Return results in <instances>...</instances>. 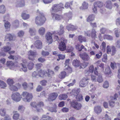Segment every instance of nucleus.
Returning <instances> with one entry per match:
<instances>
[{"label":"nucleus","mask_w":120,"mask_h":120,"mask_svg":"<svg viewBox=\"0 0 120 120\" xmlns=\"http://www.w3.org/2000/svg\"><path fill=\"white\" fill-rule=\"evenodd\" d=\"M33 98L32 93L23 92L21 95L18 92L13 94L11 96L12 99L15 101L18 102L21 100V98L22 100L25 102H30Z\"/></svg>","instance_id":"obj_1"},{"label":"nucleus","mask_w":120,"mask_h":120,"mask_svg":"<svg viewBox=\"0 0 120 120\" xmlns=\"http://www.w3.org/2000/svg\"><path fill=\"white\" fill-rule=\"evenodd\" d=\"M37 13L38 15L35 19V22L38 26L42 25L45 22L46 19L43 14L38 9L37 10Z\"/></svg>","instance_id":"obj_2"},{"label":"nucleus","mask_w":120,"mask_h":120,"mask_svg":"<svg viewBox=\"0 0 120 120\" xmlns=\"http://www.w3.org/2000/svg\"><path fill=\"white\" fill-rule=\"evenodd\" d=\"M64 5L61 3L58 4L54 5L52 7V10L51 12H58L61 10L62 9L64 8Z\"/></svg>","instance_id":"obj_3"},{"label":"nucleus","mask_w":120,"mask_h":120,"mask_svg":"<svg viewBox=\"0 0 120 120\" xmlns=\"http://www.w3.org/2000/svg\"><path fill=\"white\" fill-rule=\"evenodd\" d=\"M61 42L60 43L59 48L60 50L64 51L66 49L65 43L66 42L67 40L64 38H62L61 39Z\"/></svg>","instance_id":"obj_4"},{"label":"nucleus","mask_w":120,"mask_h":120,"mask_svg":"<svg viewBox=\"0 0 120 120\" xmlns=\"http://www.w3.org/2000/svg\"><path fill=\"white\" fill-rule=\"evenodd\" d=\"M107 52L108 54H111L112 56L114 55L116 53V50L114 46H110L108 45L107 48Z\"/></svg>","instance_id":"obj_5"},{"label":"nucleus","mask_w":120,"mask_h":120,"mask_svg":"<svg viewBox=\"0 0 120 120\" xmlns=\"http://www.w3.org/2000/svg\"><path fill=\"white\" fill-rule=\"evenodd\" d=\"M89 79L87 77H83L80 81L79 86L81 87H84L86 86L88 83Z\"/></svg>","instance_id":"obj_6"},{"label":"nucleus","mask_w":120,"mask_h":120,"mask_svg":"<svg viewBox=\"0 0 120 120\" xmlns=\"http://www.w3.org/2000/svg\"><path fill=\"white\" fill-rule=\"evenodd\" d=\"M52 35V34L49 32H47L45 35V37L47 40L46 42L49 44H51L53 42Z\"/></svg>","instance_id":"obj_7"},{"label":"nucleus","mask_w":120,"mask_h":120,"mask_svg":"<svg viewBox=\"0 0 120 120\" xmlns=\"http://www.w3.org/2000/svg\"><path fill=\"white\" fill-rule=\"evenodd\" d=\"M58 96V94L57 93H51L49 95L48 100L49 101H52L56 99Z\"/></svg>","instance_id":"obj_8"},{"label":"nucleus","mask_w":120,"mask_h":120,"mask_svg":"<svg viewBox=\"0 0 120 120\" xmlns=\"http://www.w3.org/2000/svg\"><path fill=\"white\" fill-rule=\"evenodd\" d=\"M71 105L73 108L77 110L80 109L82 106L80 103L76 102L73 101L71 102Z\"/></svg>","instance_id":"obj_9"},{"label":"nucleus","mask_w":120,"mask_h":120,"mask_svg":"<svg viewBox=\"0 0 120 120\" xmlns=\"http://www.w3.org/2000/svg\"><path fill=\"white\" fill-rule=\"evenodd\" d=\"M97 68L96 67L95 68L94 71V74H95L98 75L97 81L99 82H101L103 81V79L101 75L100 74H98V72L97 71Z\"/></svg>","instance_id":"obj_10"},{"label":"nucleus","mask_w":120,"mask_h":120,"mask_svg":"<svg viewBox=\"0 0 120 120\" xmlns=\"http://www.w3.org/2000/svg\"><path fill=\"white\" fill-rule=\"evenodd\" d=\"M52 16L53 19L57 20H59L63 18L62 16L54 14L51 12Z\"/></svg>","instance_id":"obj_11"},{"label":"nucleus","mask_w":120,"mask_h":120,"mask_svg":"<svg viewBox=\"0 0 120 120\" xmlns=\"http://www.w3.org/2000/svg\"><path fill=\"white\" fill-rule=\"evenodd\" d=\"M80 57L85 61H88L90 59V57L88 54L85 53L79 54Z\"/></svg>","instance_id":"obj_12"},{"label":"nucleus","mask_w":120,"mask_h":120,"mask_svg":"<svg viewBox=\"0 0 120 120\" xmlns=\"http://www.w3.org/2000/svg\"><path fill=\"white\" fill-rule=\"evenodd\" d=\"M34 45L36 48L38 49H41L42 47V42L39 40L36 41L34 44Z\"/></svg>","instance_id":"obj_13"},{"label":"nucleus","mask_w":120,"mask_h":120,"mask_svg":"<svg viewBox=\"0 0 120 120\" xmlns=\"http://www.w3.org/2000/svg\"><path fill=\"white\" fill-rule=\"evenodd\" d=\"M44 105L42 101L39 102L37 105L36 106V110L38 112L41 111L42 110V107L44 106Z\"/></svg>","instance_id":"obj_14"},{"label":"nucleus","mask_w":120,"mask_h":120,"mask_svg":"<svg viewBox=\"0 0 120 120\" xmlns=\"http://www.w3.org/2000/svg\"><path fill=\"white\" fill-rule=\"evenodd\" d=\"M15 5L17 7H22L25 5L24 1L23 0L17 1L15 3Z\"/></svg>","instance_id":"obj_15"},{"label":"nucleus","mask_w":120,"mask_h":120,"mask_svg":"<svg viewBox=\"0 0 120 120\" xmlns=\"http://www.w3.org/2000/svg\"><path fill=\"white\" fill-rule=\"evenodd\" d=\"M38 32L39 35L41 36H43L45 33V29L43 27H41L38 29Z\"/></svg>","instance_id":"obj_16"},{"label":"nucleus","mask_w":120,"mask_h":120,"mask_svg":"<svg viewBox=\"0 0 120 120\" xmlns=\"http://www.w3.org/2000/svg\"><path fill=\"white\" fill-rule=\"evenodd\" d=\"M105 6L107 9L109 10L111 9L112 6L111 1L110 0H108L106 1L105 4Z\"/></svg>","instance_id":"obj_17"},{"label":"nucleus","mask_w":120,"mask_h":120,"mask_svg":"<svg viewBox=\"0 0 120 120\" xmlns=\"http://www.w3.org/2000/svg\"><path fill=\"white\" fill-rule=\"evenodd\" d=\"M22 62L23 64L22 63L21 64L22 67L21 69L23 71L25 72L27 71V68L25 65L26 62V60H22Z\"/></svg>","instance_id":"obj_18"},{"label":"nucleus","mask_w":120,"mask_h":120,"mask_svg":"<svg viewBox=\"0 0 120 120\" xmlns=\"http://www.w3.org/2000/svg\"><path fill=\"white\" fill-rule=\"evenodd\" d=\"M94 110L95 113L98 114L100 113L101 112L102 109L100 106H97L94 107Z\"/></svg>","instance_id":"obj_19"},{"label":"nucleus","mask_w":120,"mask_h":120,"mask_svg":"<svg viewBox=\"0 0 120 120\" xmlns=\"http://www.w3.org/2000/svg\"><path fill=\"white\" fill-rule=\"evenodd\" d=\"M77 27L76 26H74L70 24L68 25L67 26V29L69 31L70 30H75L77 29Z\"/></svg>","instance_id":"obj_20"},{"label":"nucleus","mask_w":120,"mask_h":120,"mask_svg":"<svg viewBox=\"0 0 120 120\" xmlns=\"http://www.w3.org/2000/svg\"><path fill=\"white\" fill-rule=\"evenodd\" d=\"M97 32L95 29L94 28L92 29L91 36L93 39H95L96 38H97Z\"/></svg>","instance_id":"obj_21"},{"label":"nucleus","mask_w":120,"mask_h":120,"mask_svg":"<svg viewBox=\"0 0 120 120\" xmlns=\"http://www.w3.org/2000/svg\"><path fill=\"white\" fill-rule=\"evenodd\" d=\"M60 30L58 32H55L54 33V34H58L59 35H61L63 34L64 32V27L62 25H61L60 26Z\"/></svg>","instance_id":"obj_22"},{"label":"nucleus","mask_w":120,"mask_h":120,"mask_svg":"<svg viewBox=\"0 0 120 120\" xmlns=\"http://www.w3.org/2000/svg\"><path fill=\"white\" fill-rule=\"evenodd\" d=\"M57 108L56 105L55 104L53 105V107L49 108L48 109L51 112H54L56 113L57 112Z\"/></svg>","instance_id":"obj_23"},{"label":"nucleus","mask_w":120,"mask_h":120,"mask_svg":"<svg viewBox=\"0 0 120 120\" xmlns=\"http://www.w3.org/2000/svg\"><path fill=\"white\" fill-rule=\"evenodd\" d=\"M72 64L73 66L76 67H77L80 66V61L76 59L73 60Z\"/></svg>","instance_id":"obj_24"},{"label":"nucleus","mask_w":120,"mask_h":120,"mask_svg":"<svg viewBox=\"0 0 120 120\" xmlns=\"http://www.w3.org/2000/svg\"><path fill=\"white\" fill-rule=\"evenodd\" d=\"M40 120H53L52 118L48 116L43 115Z\"/></svg>","instance_id":"obj_25"},{"label":"nucleus","mask_w":120,"mask_h":120,"mask_svg":"<svg viewBox=\"0 0 120 120\" xmlns=\"http://www.w3.org/2000/svg\"><path fill=\"white\" fill-rule=\"evenodd\" d=\"M95 7H97L99 8L102 7L104 5L103 4L102 2L98 1L95 2L94 4Z\"/></svg>","instance_id":"obj_26"},{"label":"nucleus","mask_w":120,"mask_h":120,"mask_svg":"<svg viewBox=\"0 0 120 120\" xmlns=\"http://www.w3.org/2000/svg\"><path fill=\"white\" fill-rule=\"evenodd\" d=\"M88 4L85 2H84L82 4V5L80 7V9L83 10L87 9L88 7Z\"/></svg>","instance_id":"obj_27"},{"label":"nucleus","mask_w":120,"mask_h":120,"mask_svg":"<svg viewBox=\"0 0 120 120\" xmlns=\"http://www.w3.org/2000/svg\"><path fill=\"white\" fill-rule=\"evenodd\" d=\"M13 113L14 114L13 116V118L14 120H18L19 119V115L16 111H14Z\"/></svg>","instance_id":"obj_28"},{"label":"nucleus","mask_w":120,"mask_h":120,"mask_svg":"<svg viewBox=\"0 0 120 120\" xmlns=\"http://www.w3.org/2000/svg\"><path fill=\"white\" fill-rule=\"evenodd\" d=\"M4 22V26L5 28L7 30L9 31L10 29V28L11 26L10 23L8 21H6Z\"/></svg>","instance_id":"obj_29"},{"label":"nucleus","mask_w":120,"mask_h":120,"mask_svg":"<svg viewBox=\"0 0 120 120\" xmlns=\"http://www.w3.org/2000/svg\"><path fill=\"white\" fill-rule=\"evenodd\" d=\"M47 76L49 77H51L54 75V71L52 70H48V71L46 72Z\"/></svg>","instance_id":"obj_30"},{"label":"nucleus","mask_w":120,"mask_h":120,"mask_svg":"<svg viewBox=\"0 0 120 120\" xmlns=\"http://www.w3.org/2000/svg\"><path fill=\"white\" fill-rule=\"evenodd\" d=\"M6 11V8L4 5H2L0 6V13L4 14Z\"/></svg>","instance_id":"obj_31"},{"label":"nucleus","mask_w":120,"mask_h":120,"mask_svg":"<svg viewBox=\"0 0 120 120\" xmlns=\"http://www.w3.org/2000/svg\"><path fill=\"white\" fill-rule=\"evenodd\" d=\"M21 17L24 20H26L29 19L30 17L29 15L24 12H23L21 15Z\"/></svg>","instance_id":"obj_32"},{"label":"nucleus","mask_w":120,"mask_h":120,"mask_svg":"<svg viewBox=\"0 0 120 120\" xmlns=\"http://www.w3.org/2000/svg\"><path fill=\"white\" fill-rule=\"evenodd\" d=\"M78 40L80 42H86V40L85 37H83L82 35L79 36L78 38Z\"/></svg>","instance_id":"obj_33"},{"label":"nucleus","mask_w":120,"mask_h":120,"mask_svg":"<svg viewBox=\"0 0 120 120\" xmlns=\"http://www.w3.org/2000/svg\"><path fill=\"white\" fill-rule=\"evenodd\" d=\"M95 16L93 15H90L87 19V21L88 22L92 21L94 19Z\"/></svg>","instance_id":"obj_34"},{"label":"nucleus","mask_w":120,"mask_h":120,"mask_svg":"<svg viewBox=\"0 0 120 120\" xmlns=\"http://www.w3.org/2000/svg\"><path fill=\"white\" fill-rule=\"evenodd\" d=\"M67 98L68 95L65 94H61L59 96V99L61 100H65Z\"/></svg>","instance_id":"obj_35"},{"label":"nucleus","mask_w":120,"mask_h":120,"mask_svg":"<svg viewBox=\"0 0 120 120\" xmlns=\"http://www.w3.org/2000/svg\"><path fill=\"white\" fill-rule=\"evenodd\" d=\"M29 32L31 35L34 36L36 34V30L34 28H29Z\"/></svg>","instance_id":"obj_36"},{"label":"nucleus","mask_w":120,"mask_h":120,"mask_svg":"<svg viewBox=\"0 0 120 120\" xmlns=\"http://www.w3.org/2000/svg\"><path fill=\"white\" fill-rule=\"evenodd\" d=\"M106 45L105 43L104 42H103L100 46L101 49L102 50L103 52H105V51Z\"/></svg>","instance_id":"obj_37"},{"label":"nucleus","mask_w":120,"mask_h":120,"mask_svg":"<svg viewBox=\"0 0 120 120\" xmlns=\"http://www.w3.org/2000/svg\"><path fill=\"white\" fill-rule=\"evenodd\" d=\"M7 85L3 81L0 80V86L1 88L5 89Z\"/></svg>","instance_id":"obj_38"},{"label":"nucleus","mask_w":120,"mask_h":120,"mask_svg":"<svg viewBox=\"0 0 120 120\" xmlns=\"http://www.w3.org/2000/svg\"><path fill=\"white\" fill-rule=\"evenodd\" d=\"M66 76V73L65 71H62L59 75V77L60 79L64 78Z\"/></svg>","instance_id":"obj_39"},{"label":"nucleus","mask_w":120,"mask_h":120,"mask_svg":"<svg viewBox=\"0 0 120 120\" xmlns=\"http://www.w3.org/2000/svg\"><path fill=\"white\" fill-rule=\"evenodd\" d=\"M9 89L12 91H17L18 90V88L16 86L12 85L9 86Z\"/></svg>","instance_id":"obj_40"},{"label":"nucleus","mask_w":120,"mask_h":120,"mask_svg":"<svg viewBox=\"0 0 120 120\" xmlns=\"http://www.w3.org/2000/svg\"><path fill=\"white\" fill-rule=\"evenodd\" d=\"M7 66L9 67L10 69L11 67H14V63L12 61H8L7 63Z\"/></svg>","instance_id":"obj_41"},{"label":"nucleus","mask_w":120,"mask_h":120,"mask_svg":"<svg viewBox=\"0 0 120 120\" xmlns=\"http://www.w3.org/2000/svg\"><path fill=\"white\" fill-rule=\"evenodd\" d=\"M110 65L111 68L113 69H114L115 67L116 66H120V64L119 63L116 64L115 62H114L113 63L111 62Z\"/></svg>","instance_id":"obj_42"},{"label":"nucleus","mask_w":120,"mask_h":120,"mask_svg":"<svg viewBox=\"0 0 120 120\" xmlns=\"http://www.w3.org/2000/svg\"><path fill=\"white\" fill-rule=\"evenodd\" d=\"M6 40L8 39L11 41L12 40L13 38V36L10 34H7L5 37Z\"/></svg>","instance_id":"obj_43"},{"label":"nucleus","mask_w":120,"mask_h":120,"mask_svg":"<svg viewBox=\"0 0 120 120\" xmlns=\"http://www.w3.org/2000/svg\"><path fill=\"white\" fill-rule=\"evenodd\" d=\"M11 49V48L8 46H4L2 49L1 50L2 51L5 52H7L10 50Z\"/></svg>","instance_id":"obj_44"},{"label":"nucleus","mask_w":120,"mask_h":120,"mask_svg":"<svg viewBox=\"0 0 120 120\" xmlns=\"http://www.w3.org/2000/svg\"><path fill=\"white\" fill-rule=\"evenodd\" d=\"M39 70V77H43L44 76L45 74V71H42L41 70Z\"/></svg>","instance_id":"obj_45"},{"label":"nucleus","mask_w":120,"mask_h":120,"mask_svg":"<svg viewBox=\"0 0 120 120\" xmlns=\"http://www.w3.org/2000/svg\"><path fill=\"white\" fill-rule=\"evenodd\" d=\"M7 82L9 86L13 85L14 83L13 79L10 78H9L7 79Z\"/></svg>","instance_id":"obj_46"},{"label":"nucleus","mask_w":120,"mask_h":120,"mask_svg":"<svg viewBox=\"0 0 120 120\" xmlns=\"http://www.w3.org/2000/svg\"><path fill=\"white\" fill-rule=\"evenodd\" d=\"M105 73L106 74H111V72L110 70V68L109 66H108L105 69Z\"/></svg>","instance_id":"obj_47"},{"label":"nucleus","mask_w":120,"mask_h":120,"mask_svg":"<svg viewBox=\"0 0 120 120\" xmlns=\"http://www.w3.org/2000/svg\"><path fill=\"white\" fill-rule=\"evenodd\" d=\"M39 70H37L33 73L32 76L34 77H37L38 76H39Z\"/></svg>","instance_id":"obj_48"},{"label":"nucleus","mask_w":120,"mask_h":120,"mask_svg":"<svg viewBox=\"0 0 120 120\" xmlns=\"http://www.w3.org/2000/svg\"><path fill=\"white\" fill-rule=\"evenodd\" d=\"M37 55V52L35 51H33L31 50H30L28 52V55H29L30 56L31 55L34 56Z\"/></svg>","instance_id":"obj_49"},{"label":"nucleus","mask_w":120,"mask_h":120,"mask_svg":"<svg viewBox=\"0 0 120 120\" xmlns=\"http://www.w3.org/2000/svg\"><path fill=\"white\" fill-rule=\"evenodd\" d=\"M116 101L111 99L110 101H109V105L111 107H113L115 105L114 102Z\"/></svg>","instance_id":"obj_50"},{"label":"nucleus","mask_w":120,"mask_h":120,"mask_svg":"<svg viewBox=\"0 0 120 120\" xmlns=\"http://www.w3.org/2000/svg\"><path fill=\"white\" fill-rule=\"evenodd\" d=\"M76 99L78 101H80L83 100V96L81 94H78L77 95Z\"/></svg>","instance_id":"obj_51"},{"label":"nucleus","mask_w":120,"mask_h":120,"mask_svg":"<svg viewBox=\"0 0 120 120\" xmlns=\"http://www.w3.org/2000/svg\"><path fill=\"white\" fill-rule=\"evenodd\" d=\"M25 109V107L22 105H20L18 107V110L20 112H23L24 111Z\"/></svg>","instance_id":"obj_52"},{"label":"nucleus","mask_w":120,"mask_h":120,"mask_svg":"<svg viewBox=\"0 0 120 120\" xmlns=\"http://www.w3.org/2000/svg\"><path fill=\"white\" fill-rule=\"evenodd\" d=\"M34 64L32 62L29 63L27 67L30 70H31L33 68Z\"/></svg>","instance_id":"obj_53"},{"label":"nucleus","mask_w":120,"mask_h":120,"mask_svg":"<svg viewBox=\"0 0 120 120\" xmlns=\"http://www.w3.org/2000/svg\"><path fill=\"white\" fill-rule=\"evenodd\" d=\"M41 54L44 57L46 56L49 55V52L47 51H45L43 50L41 52Z\"/></svg>","instance_id":"obj_54"},{"label":"nucleus","mask_w":120,"mask_h":120,"mask_svg":"<svg viewBox=\"0 0 120 120\" xmlns=\"http://www.w3.org/2000/svg\"><path fill=\"white\" fill-rule=\"evenodd\" d=\"M38 61L41 63L45 62L46 61L44 57H41L38 59Z\"/></svg>","instance_id":"obj_55"},{"label":"nucleus","mask_w":120,"mask_h":120,"mask_svg":"<svg viewBox=\"0 0 120 120\" xmlns=\"http://www.w3.org/2000/svg\"><path fill=\"white\" fill-rule=\"evenodd\" d=\"M114 33L116 36L117 37H119V32L117 29L116 28L114 30Z\"/></svg>","instance_id":"obj_56"},{"label":"nucleus","mask_w":120,"mask_h":120,"mask_svg":"<svg viewBox=\"0 0 120 120\" xmlns=\"http://www.w3.org/2000/svg\"><path fill=\"white\" fill-rule=\"evenodd\" d=\"M13 24L14 26H15L16 27H17L19 26V21L18 20H15L13 22Z\"/></svg>","instance_id":"obj_57"},{"label":"nucleus","mask_w":120,"mask_h":120,"mask_svg":"<svg viewBox=\"0 0 120 120\" xmlns=\"http://www.w3.org/2000/svg\"><path fill=\"white\" fill-rule=\"evenodd\" d=\"M24 32L22 30L19 31L18 33V36L19 37H22L24 35Z\"/></svg>","instance_id":"obj_58"},{"label":"nucleus","mask_w":120,"mask_h":120,"mask_svg":"<svg viewBox=\"0 0 120 120\" xmlns=\"http://www.w3.org/2000/svg\"><path fill=\"white\" fill-rule=\"evenodd\" d=\"M42 66V64L41 63H38L35 65V68L37 69V70L39 71L41 67Z\"/></svg>","instance_id":"obj_59"},{"label":"nucleus","mask_w":120,"mask_h":120,"mask_svg":"<svg viewBox=\"0 0 120 120\" xmlns=\"http://www.w3.org/2000/svg\"><path fill=\"white\" fill-rule=\"evenodd\" d=\"M9 15L8 14H7L5 15L3 17V21L4 22L6 21L9 19Z\"/></svg>","instance_id":"obj_60"},{"label":"nucleus","mask_w":120,"mask_h":120,"mask_svg":"<svg viewBox=\"0 0 120 120\" xmlns=\"http://www.w3.org/2000/svg\"><path fill=\"white\" fill-rule=\"evenodd\" d=\"M0 114L2 116H3L5 114V111L4 109H0Z\"/></svg>","instance_id":"obj_61"},{"label":"nucleus","mask_w":120,"mask_h":120,"mask_svg":"<svg viewBox=\"0 0 120 120\" xmlns=\"http://www.w3.org/2000/svg\"><path fill=\"white\" fill-rule=\"evenodd\" d=\"M72 2H71L69 3L68 2H67L65 4V8H68L71 5H72Z\"/></svg>","instance_id":"obj_62"},{"label":"nucleus","mask_w":120,"mask_h":120,"mask_svg":"<svg viewBox=\"0 0 120 120\" xmlns=\"http://www.w3.org/2000/svg\"><path fill=\"white\" fill-rule=\"evenodd\" d=\"M109 86V83L107 81H105L103 85V87L105 88H107Z\"/></svg>","instance_id":"obj_63"},{"label":"nucleus","mask_w":120,"mask_h":120,"mask_svg":"<svg viewBox=\"0 0 120 120\" xmlns=\"http://www.w3.org/2000/svg\"><path fill=\"white\" fill-rule=\"evenodd\" d=\"M103 56V57L102 59V60L103 62H105L106 61L107 59V55L105 54Z\"/></svg>","instance_id":"obj_64"}]
</instances>
